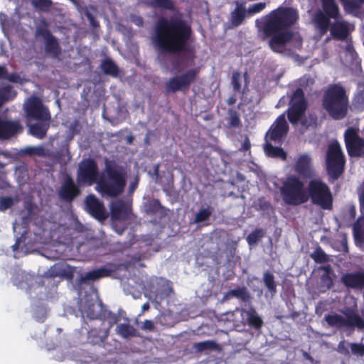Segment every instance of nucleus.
Here are the masks:
<instances>
[{
	"mask_svg": "<svg viewBox=\"0 0 364 364\" xmlns=\"http://www.w3.org/2000/svg\"><path fill=\"white\" fill-rule=\"evenodd\" d=\"M237 96H236V94L234 93L232 95H231L227 100L226 102L227 104L229 105V106H232V105H234L236 102H237Z\"/></svg>",
	"mask_w": 364,
	"mask_h": 364,
	"instance_id": "obj_60",
	"label": "nucleus"
},
{
	"mask_svg": "<svg viewBox=\"0 0 364 364\" xmlns=\"http://www.w3.org/2000/svg\"><path fill=\"white\" fill-rule=\"evenodd\" d=\"M231 297H235L244 302L249 301L251 298L248 290L244 286L229 290L224 296V299H228Z\"/></svg>",
	"mask_w": 364,
	"mask_h": 364,
	"instance_id": "obj_28",
	"label": "nucleus"
},
{
	"mask_svg": "<svg viewBox=\"0 0 364 364\" xmlns=\"http://www.w3.org/2000/svg\"><path fill=\"white\" fill-rule=\"evenodd\" d=\"M231 85L235 92L245 93L244 90L242 91V77L241 73L239 71H235L232 73Z\"/></svg>",
	"mask_w": 364,
	"mask_h": 364,
	"instance_id": "obj_43",
	"label": "nucleus"
},
{
	"mask_svg": "<svg viewBox=\"0 0 364 364\" xmlns=\"http://www.w3.org/2000/svg\"><path fill=\"white\" fill-rule=\"evenodd\" d=\"M326 171L333 179H338L343 173L346 157L341 146L337 141L331 142L327 149L326 156Z\"/></svg>",
	"mask_w": 364,
	"mask_h": 364,
	"instance_id": "obj_9",
	"label": "nucleus"
},
{
	"mask_svg": "<svg viewBox=\"0 0 364 364\" xmlns=\"http://www.w3.org/2000/svg\"><path fill=\"white\" fill-rule=\"evenodd\" d=\"M294 171L304 178H310L313 174L312 159L307 154L298 156L294 164Z\"/></svg>",
	"mask_w": 364,
	"mask_h": 364,
	"instance_id": "obj_22",
	"label": "nucleus"
},
{
	"mask_svg": "<svg viewBox=\"0 0 364 364\" xmlns=\"http://www.w3.org/2000/svg\"><path fill=\"white\" fill-rule=\"evenodd\" d=\"M142 328L149 331H153L154 329V322L151 320H145L143 323Z\"/></svg>",
	"mask_w": 364,
	"mask_h": 364,
	"instance_id": "obj_56",
	"label": "nucleus"
},
{
	"mask_svg": "<svg viewBox=\"0 0 364 364\" xmlns=\"http://www.w3.org/2000/svg\"><path fill=\"white\" fill-rule=\"evenodd\" d=\"M49 127L50 121H37L28 126V132L33 136L43 139L46 136Z\"/></svg>",
	"mask_w": 364,
	"mask_h": 364,
	"instance_id": "obj_25",
	"label": "nucleus"
},
{
	"mask_svg": "<svg viewBox=\"0 0 364 364\" xmlns=\"http://www.w3.org/2000/svg\"><path fill=\"white\" fill-rule=\"evenodd\" d=\"M349 100L345 88L340 84H331L325 91L322 106L334 120L344 119L348 111Z\"/></svg>",
	"mask_w": 364,
	"mask_h": 364,
	"instance_id": "obj_4",
	"label": "nucleus"
},
{
	"mask_svg": "<svg viewBox=\"0 0 364 364\" xmlns=\"http://www.w3.org/2000/svg\"><path fill=\"white\" fill-rule=\"evenodd\" d=\"M280 194L284 202L289 205H299L309 200L304 182L294 175L286 178L280 187Z\"/></svg>",
	"mask_w": 364,
	"mask_h": 364,
	"instance_id": "obj_5",
	"label": "nucleus"
},
{
	"mask_svg": "<svg viewBox=\"0 0 364 364\" xmlns=\"http://www.w3.org/2000/svg\"><path fill=\"white\" fill-rule=\"evenodd\" d=\"M87 211L100 221L105 220L107 214L105 205L95 195L90 194L85 198Z\"/></svg>",
	"mask_w": 364,
	"mask_h": 364,
	"instance_id": "obj_16",
	"label": "nucleus"
},
{
	"mask_svg": "<svg viewBox=\"0 0 364 364\" xmlns=\"http://www.w3.org/2000/svg\"><path fill=\"white\" fill-rule=\"evenodd\" d=\"M351 353L354 355L363 357L364 355V344L358 343H349Z\"/></svg>",
	"mask_w": 364,
	"mask_h": 364,
	"instance_id": "obj_46",
	"label": "nucleus"
},
{
	"mask_svg": "<svg viewBox=\"0 0 364 364\" xmlns=\"http://www.w3.org/2000/svg\"><path fill=\"white\" fill-rule=\"evenodd\" d=\"M81 193L80 187L75 183L73 178L68 175L58 191L59 198L66 203H72Z\"/></svg>",
	"mask_w": 364,
	"mask_h": 364,
	"instance_id": "obj_14",
	"label": "nucleus"
},
{
	"mask_svg": "<svg viewBox=\"0 0 364 364\" xmlns=\"http://www.w3.org/2000/svg\"><path fill=\"white\" fill-rule=\"evenodd\" d=\"M86 316L90 319H95L97 318V314L94 310V304L87 306V309L85 310Z\"/></svg>",
	"mask_w": 364,
	"mask_h": 364,
	"instance_id": "obj_54",
	"label": "nucleus"
},
{
	"mask_svg": "<svg viewBox=\"0 0 364 364\" xmlns=\"http://www.w3.org/2000/svg\"><path fill=\"white\" fill-rule=\"evenodd\" d=\"M299 18L298 11L293 7L279 6L268 14L255 21L261 40L269 39L268 46L277 53L299 35L291 29Z\"/></svg>",
	"mask_w": 364,
	"mask_h": 364,
	"instance_id": "obj_1",
	"label": "nucleus"
},
{
	"mask_svg": "<svg viewBox=\"0 0 364 364\" xmlns=\"http://www.w3.org/2000/svg\"><path fill=\"white\" fill-rule=\"evenodd\" d=\"M109 334V329L93 328L87 332V341L93 345H100L107 340Z\"/></svg>",
	"mask_w": 364,
	"mask_h": 364,
	"instance_id": "obj_24",
	"label": "nucleus"
},
{
	"mask_svg": "<svg viewBox=\"0 0 364 364\" xmlns=\"http://www.w3.org/2000/svg\"><path fill=\"white\" fill-rule=\"evenodd\" d=\"M109 265L112 267L103 266L86 272L82 277V281H95L100 278L110 277L112 274L117 269V268L115 264Z\"/></svg>",
	"mask_w": 364,
	"mask_h": 364,
	"instance_id": "obj_23",
	"label": "nucleus"
},
{
	"mask_svg": "<svg viewBox=\"0 0 364 364\" xmlns=\"http://www.w3.org/2000/svg\"><path fill=\"white\" fill-rule=\"evenodd\" d=\"M227 120L229 127L240 128L242 127L240 114L233 108L228 109Z\"/></svg>",
	"mask_w": 364,
	"mask_h": 364,
	"instance_id": "obj_35",
	"label": "nucleus"
},
{
	"mask_svg": "<svg viewBox=\"0 0 364 364\" xmlns=\"http://www.w3.org/2000/svg\"><path fill=\"white\" fill-rule=\"evenodd\" d=\"M27 153L29 154H40V151H42L41 148H28L27 149Z\"/></svg>",
	"mask_w": 364,
	"mask_h": 364,
	"instance_id": "obj_62",
	"label": "nucleus"
},
{
	"mask_svg": "<svg viewBox=\"0 0 364 364\" xmlns=\"http://www.w3.org/2000/svg\"><path fill=\"white\" fill-rule=\"evenodd\" d=\"M117 333L124 338H128L136 336V329L129 323H121L116 328Z\"/></svg>",
	"mask_w": 364,
	"mask_h": 364,
	"instance_id": "obj_36",
	"label": "nucleus"
},
{
	"mask_svg": "<svg viewBox=\"0 0 364 364\" xmlns=\"http://www.w3.org/2000/svg\"><path fill=\"white\" fill-rule=\"evenodd\" d=\"M146 4L153 8H159L172 12L177 11V8L173 0H149Z\"/></svg>",
	"mask_w": 364,
	"mask_h": 364,
	"instance_id": "obj_31",
	"label": "nucleus"
},
{
	"mask_svg": "<svg viewBox=\"0 0 364 364\" xmlns=\"http://www.w3.org/2000/svg\"><path fill=\"white\" fill-rule=\"evenodd\" d=\"M193 31L181 14L173 15L169 19L161 18L155 27L154 43L164 53H183V57L193 58L195 48L190 41Z\"/></svg>",
	"mask_w": 364,
	"mask_h": 364,
	"instance_id": "obj_3",
	"label": "nucleus"
},
{
	"mask_svg": "<svg viewBox=\"0 0 364 364\" xmlns=\"http://www.w3.org/2000/svg\"><path fill=\"white\" fill-rule=\"evenodd\" d=\"M126 168L114 161H106L102 175L99 176L97 162L90 158L83 159L77 171V182L81 186L97 183L102 195L115 198L123 193L127 185Z\"/></svg>",
	"mask_w": 364,
	"mask_h": 364,
	"instance_id": "obj_2",
	"label": "nucleus"
},
{
	"mask_svg": "<svg viewBox=\"0 0 364 364\" xmlns=\"http://www.w3.org/2000/svg\"><path fill=\"white\" fill-rule=\"evenodd\" d=\"M5 74L3 75V77H1V80H6L11 82H20L21 77L18 74L12 73H9L7 69L4 67Z\"/></svg>",
	"mask_w": 364,
	"mask_h": 364,
	"instance_id": "obj_48",
	"label": "nucleus"
},
{
	"mask_svg": "<svg viewBox=\"0 0 364 364\" xmlns=\"http://www.w3.org/2000/svg\"><path fill=\"white\" fill-rule=\"evenodd\" d=\"M351 106L353 110L356 112H361L364 110V89L355 93Z\"/></svg>",
	"mask_w": 364,
	"mask_h": 364,
	"instance_id": "obj_37",
	"label": "nucleus"
},
{
	"mask_svg": "<svg viewBox=\"0 0 364 364\" xmlns=\"http://www.w3.org/2000/svg\"><path fill=\"white\" fill-rule=\"evenodd\" d=\"M86 16L90 22V26L93 28H97L100 26V23L96 20L95 17L90 12L86 13Z\"/></svg>",
	"mask_w": 364,
	"mask_h": 364,
	"instance_id": "obj_55",
	"label": "nucleus"
},
{
	"mask_svg": "<svg viewBox=\"0 0 364 364\" xmlns=\"http://www.w3.org/2000/svg\"><path fill=\"white\" fill-rule=\"evenodd\" d=\"M110 213L113 220L126 221L132 215L131 205L123 200H117L111 203Z\"/></svg>",
	"mask_w": 364,
	"mask_h": 364,
	"instance_id": "obj_18",
	"label": "nucleus"
},
{
	"mask_svg": "<svg viewBox=\"0 0 364 364\" xmlns=\"http://www.w3.org/2000/svg\"><path fill=\"white\" fill-rule=\"evenodd\" d=\"M349 343H350L346 342L345 340L341 341L337 346L336 351L345 356H350V353L348 349V348H350Z\"/></svg>",
	"mask_w": 364,
	"mask_h": 364,
	"instance_id": "obj_47",
	"label": "nucleus"
},
{
	"mask_svg": "<svg viewBox=\"0 0 364 364\" xmlns=\"http://www.w3.org/2000/svg\"><path fill=\"white\" fill-rule=\"evenodd\" d=\"M264 236V231L262 228H256L247 237V242L249 245L257 244Z\"/></svg>",
	"mask_w": 364,
	"mask_h": 364,
	"instance_id": "obj_41",
	"label": "nucleus"
},
{
	"mask_svg": "<svg viewBox=\"0 0 364 364\" xmlns=\"http://www.w3.org/2000/svg\"><path fill=\"white\" fill-rule=\"evenodd\" d=\"M193 348L197 353H201L205 350H215L218 348V345L215 341L208 340L202 342L194 343Z\"/></svg>",
	"mask_w": 364,
	"mask_h": 364,
	"instance_id": "obj_34",
	"label": "nucleus"
},
{
	"mask_svg": "<svg viewBox=\"0 0 364 364\" xmlns=\"http://www.w3.org/2000/svg\"><path fill=\"white\" fill-rule=\"evenodd\" d=\"M235 7L230 13V18L229 21L230 28H237L245 21V19L249 18L247 8L246 1H235Z\"/></svg>",
	"mask_w": 364,
	"mask_h": 364,
	"instance_id": "obj_19",
	"label": "nucleus"
},
{
	"mask_svg": "<svg viewBox=\"0 0 364 364\" xmlns=\"http://www.w3.org/2000/svg\"><path fill=\"white\" fill-rule=\"evenodd\" d=\"M212 214L210 208L200 209L195 216L196 223H202L207 220Z\"/></svg>",
	"mask_w": 364,
	"mask_h": 364,
	"instance_id": "obj_45",
	"label": "nucleus"
},
{
	"mask_svg": "<svg viewBox=\"0 0 364 364\" xmlns=\"http://www.w3.org/2000/svg\"><path fill=\"white\" fill-rule=\"evenodd\" d=\"M348 213L350 218V219L353 220L356 215V209L355 205H350L348 206Z\"/></svg>",
	"mask_w": 364,
	"mask_h": 364,
	"instance_id": "obj_58",
	"label": "nucleus"
},
{
	"mask_svg": "<svg viewBox=\"0 0 364 364\" xmlns=\"http://www.w3.org/2000/svg\"><path fill=\"white\" fill-rule=\"evenodd\" d=\"M304 95L301 88H296L293 92L290 106L287 111V118L292 124H297L305 114L307 105Z\"/></svg>",
	"mask_w": 364,
	"mask_h": 364,
	"instance_id": "obj_10",
	"label": "nucleus"
},
{
	"mask_svg": "<svg viewBox=\"0 0 364 364\" xmlns=\"http://www.w3.org/2000/svg\"><path fill=\"white\" fill-rule=\"evenodd\" d=\"M289 131V126L285 119L284 114L277 117L274 123L271 125L267 136L271 141L279 142L285 136Z\"/></svg>",
	"mask_w": 364,
	"mask_h": 364,
	"instance_id": "obj_15",
	"label": "nucleus"
},
{
	"mask_svg": "<svg viewBox=\"0 0 364 364\" xmlns=\"http://www.w3.org/2000/svg\"><path fill=\"white\" fill-rule=\"evenodd\" d=\"M17 92L11 85L0 86V108L6 102L13 100Z\"/></svg>",
	"mask_w": 364,
	"mask_h": 364,
	"instance_id": "obj_29",
	"label": "nucleus"
},
{
	"mask_svg": "<svg viewBox=\"0 0 364 364\" xmlns=\"http://www.w3.org/2000/svg\"><path fill=\"white\" fill-rule=\"evenodd\" d=\"M318 270L324 271L323 274H331L333 273V269H332V268H331L330 264H326V265H324V266H320V267H318Z\"/></svg>",
	"mask_w": 364,
	"mask_h": 364,
	"instance_id": "obj_59",
	"label": "nucleus"
},
{
	"mask_svg": "<svg viewBox=\"0 0 364 364\" xmlns=\"http://www.w3.org/2000/svg\"><path fill=\"white\" fill-rule=\"evenodd\" d=\"M344 315L336 313L326 314L324 320L330 327L342 329L344 328L353 331L355 328L360 330L364 329V319L359 315L358 312L353 309H348L343 311Z\"/></svg>",
	"mask_w": 364,
	"mask_h": 364,
	"instance_id": "obj_8",
	"label": "nucleus"
},
{
	"mask_svg": "<svg viewBox=\"0 0 364 364\" xmlns=\"http://www.w3.org/2000/svg\"><path fill=\"white\" fill-rule=\"evenodd\" d=\"M48 274L49 277H55L57 276H60L62 274L60 272L55 271V266L50 267V269L48 270Z\"/></svg>",
	"mask_w": 364,
	"mask_h": 364,
	"instance_id": "obj_61",
	"label": "nucleus"
},
{
	"mask_svg": "<svg viewBox=\"0 0 364 364\" xmlns=\"http://www.w3.org/2000/svg\"><path fill=\"white\" fill-rule=\"evenodd\" d=\"M267 6V4L265 2H258L249 6L247 9V12L249 18L257 14L261 13Z\"/></svg>",
	"mask_w": 364,
	"mask_h": 364,
	"instance_id": "obj_44",
	"label": "nucleus"
},
{
	"mask_svg": "<svg viewBox=\"0 0 364 364\" xmlns=\"http://www.w3.org/2000/svg\"><path fill=\"white\" fill-rule=\"evenodd\" d=\"M133 22L137 25L138 26H141L143 25V18L141 16L136 17L135 19L133 20Z\"/></svg>",
	"mask_w": 364,
	"mask_h": 364,
	"instance_id": "obj_64",
	"label": "nucleus"
},
{
	"mask_svg": "<svg viewBox=\"0 0 364 364\" xmlns=\"http://www.w3.org/2000/svg\"><path fill=\"white\" fill-rule=\"evenodd\" d=\"M307 196L313 204L323 210L333 209V196L329 186L321 178H314L309 181Z\"/></svg>",
	"mask_w": 364,
	"mask_h": 364,
	"instance_id": "obj_7",
	"label": "nucleus"
},
{
	"mask_svg": "<svg viewBox=\"0 0 364 364\" xmlns=\"http://www.w3.org/2000/svg\"><path fill=\"white\" fill-rule=\"evenodd\" d=\"M36 35L37 36H42L44 41H46L47 38L53 36L48 29L42 27L37 28Z\"/></svg>",
	"mask_w": 364,
	"mask_h": 364,
	"instance_id": "obj_52",
	"label": "nucleus"
},
{
	"mask_svg": "<svg viewBox=\"0 0 364 364\" xmlns=\"http://www.w3.org/2000/svg\"><path fill=\"white\" fill-rule=\"evenodd\" d=\"M14 205V200L11 197L0 198V210H6Z\"/></svg>",
	"mask_w": 364,
	"mask_h": 364,
	"instance_id": "obj_49",
	"label": "nucleus"
},
{
	"mask_svg": "<svg viewBox=\"0 0 364 364\" xmlns=\"http://www.w3.org/2000/svg\"><path fill=\"white\" fill-rule=\"evenodd\" d=\"M344 142L350 157L364 158V138L359 136L358 129L348 127L344 132Z\"/></svg>",
	"mask_w": 364,
	"mask_h": 364,
	"instance_id": "obj_11",
	"label": "nucleus"
},
{
	"mask_svg": "<svg viewBox=\"0 0 364 364\" xmlns=\"http://www.w3.org/2000/svg\"><path fill=\"white\" fill-rule=\"evenodd\" d=\"M45 51L53 58H58L61 53L60 46L53 35L45 41Z\"/></svg>",
	"mask_w": 364,
	"mask_h": 364,
	"instance_id": "obj_27",
	"label": "nucleus"
},
{
	"mask_svg": "<svg viewBox=\"0 0 364 364\" xmlns=\"http://www.w3.org/2000/svg\"><path fill=\"white\" fill-rule=\"evenodd\" d=\"M26 112L28 119L36 121H50L51 118L48 109L36 97L28 103Z\"/></svg>",
	"mask_w": 364,
	"mask_h": 364,
	"instance_id": "obj_13",
	"label": "nucleus"
},
{
	"mask_svg": "<svg viewBox=\"0 0 364 364\" xmlns=\"http://www.w3.org/2000/svg\"><path fill=\"white\" fill-rule=\"evenodd\" d=\"M107 320L109 326L106 329L110 330V328L116 324L119 321V317L114 313L109 311L107 313Z\"/></svg>",
	"mask_w": 364,
	"mask_h": 364,
	"instance_id": "obj_53",
	"label": "nucleus"
},
{
	"mask_svg": "<svg viewBox=\"0 0 364 364\" xmlns=\"http://www.w3.org/2000/svg\"><path fill=\"white\" fill-rule=\"evenodd\" d=\"M359 203L360 206L364 207V188L359 193Z\"/></svg>",
	"mask_w": 364,
	"mask_h": 364,
	"instance_id": "obj_63",
	"label": "nucleus"
},
{
	"mask_svg": "<svg viewBox=\"0 0 364 364\" xmlns=\"http://www.w3.org/2000/svg\"><path fill=\"white\" fill-rule=\"evenodd\" d=\"M198 74V70L193 68L181 75L170 78L166 83V91L175 93L178 91L187 90L191 85L196 81Z\"/></svg>",
	"mask_w": 364,
	"mask_h": 364,
	"instance_id": "obj_12",
	"label": "nucleus"
},
{
	"mask_svg": "<svg viewBox=\"0 0 364 364\" xmlns=\"http://www.w3.org/2000/svg\"><path fill=\"white\" fill-rule=\"evenodd\" d=\"M263 282L268 291L272 296L277 294V283L274 279V276L271 272L267 271L263 274Z\"/></svg>",
	"mask_w": 364,
	"mask_h": 364,
	"instance_id": "obj_33",
	"label": "nucleus"
},
{
	"mask_svg": "<svg viewBox=\"0 0 364 364\" xmlns=\"http://www.w3.org/2000/svg\"><path fill=\"white\" fill-rule=\"evenodd\" d=\"M311 258L317 264L326 263L329 261V257L322 250L320 246H318L314 251L310 255Z\"/></svg>",
	"mask_w": 364,
	"mask_h": 364,
	"instance_id": "obj_39",
	"label": "nucleus"
},
{
	"mask_svg": "<svg viewBox=\"0 0 364 364\" xmlns=\"http://www.w3.org/2000/svg\"><path fill=\"white\" fill-rule=\"evenodd\" d=\"M321 282L322 284L326 287L328 289H331L333 285V282L331 274H323L321 276Z\"/></svg>",
	"mask_w": 364,
	"mask_h": 364,
	"instance_id": "obj_51",
	"label": "nucleus"
},
{
	"mask_svg": "<svg viewBox=\"0 0 364 364\" xmlns=\"http://www.w3.org/2000/svg\"><path fill=\"white\" fill-rule=\"evenodd\" d=\"M251 148V144L249 138L246 136L242 144L240 151H249Z\"/></svg>",
	"mask_w": 364,
	"mask_h": 364,
	"instance_id": "obj_57",
	"label": "nucleus"
},
{
	"mask_svg": "<svg viewBox=\"0 0 364 364\" xmlns=\"http://www.w3.org/2000/svg\"><path fill=\"white\" fill-rule=\"evenodd\" d=\"M353 233L355 239L364 241V217H360L353 225Z\"/></svg>",
	"mask_w": 364,
	"mask_h": 364,
	"instance_id": "obj_40",
	"label": "nucleus"
},
{
	"mask_svg": "<svg viewBox=\"0 0 364 364\" xmlns=\"http://www.w3.org/2000/svg\"><path fill=\"white\" fill-rule=\"evenodd\" d=\"M31 4L38 11L48 12L53 3L51 0H31Z\"/></svg>",
	"mask_w": 364,
	"mask_h": 364,
	"instance_id": "obj_42",
	"label": "nucleus"
},
{
	"mask_svg": "<svg viewBox=\"0 0 364 364\" xmlns=\"http://www.w3.org/2000/svg\"><path fill=\"white\" fill-rule=\"evenodd\" d=\"M100 68L105 75L117 77L119 74V68L111 58L103 60Z\"/></svg>",
	"mask_w": 364,
	"mask_h": 364,
	"instance_id": "obj_30",
	"label": "nucleus"
},
{
	"mask_svg": "<svg viewBox=\"0 0 364 364\" xmlns=\"http://www.w3.org/2000/svg\"><path fill=\"white\" fill-rule=\"evenodd\" d=\"M246 314V323L250 327L256 331H259L264 325V321L262 317L258 314L255 309H250L245 311Z\"/></svg>",
	"mask_w": 364,
	"mask_h": 364,
	"instance_id": "obj_26",
	"label": "nucleus"
},
{
	"mask_svg": "<svg viewBox=\"0 0 364 364\" xmlns=\"http://www.w3.org/2000/svg\"><path fill=\"white\" fill-rule=\"evenodd\" d=\"M23 132V127L17 120L0 119V139H9Z\"/></svg>",
	"mask_w": 364,
	"mask_h": 364,
	"instance_id": "obj_21",
	"label": "nucleus"
},
{
	"mask_svg": "<svg viewBox=\"0 0 364 364\" xmlns=\"http://www.w3.org/2000/svg\"><path fill=\"white\" fill-rule=\"evenodd\" d=\"M341 282L347 289L362 290L364 289V270L345 273Z\"/></svg>",
	"mask_w": 364,
	"mask_h": 364,
	"instance_id": "obj_20",
	"label": "nucleus"
},
{
	"mask_svg": "<svg viewBox=\"0 0 364 364\" xmlns=\"http://www.w3.org/2000/svg\"><path fill=\"white\" fill-rule=\"evenodd\" d=\"M328 31L333 39L340 41H346L351 32L349 22L340 18L329 22Z\"/></svg>",
	"mask_w": 364,
	"mask_h": 364,
	"instance_id": "obj_17",
	"label": "nucleus"
},
{
	"mask_svg": "<svg viewBox=\"0 0 364 364\" xmlns=\"http://www.w3.org/2000/svg\"><path fill=\"white\" fill-rule=\"evenodd\" d=\"M321 9L314 14L312 21L321 36L328 31L329 22L331 19L341 18L339 6L336 0H320Z\"/></svg>",
	"mask_w": 364,
	"mask_h": 364,
	"instance_id": "obj_6",
	"label": "nucleus"
},
{
	"mask_svg": "<svg viewBox=\"0 0 364 364\" xmlns=\"http://www.w3.org/2000/svg\"><path fill=\"white\" fill-rule=\"evenodd\" d=\"M161 208L162 206L159 200L156 199L149 203L147 205V211L151 213H156L161 209Z\"/></svg>",
	"mask_w": 364,
	"mask_h": 364,
	"instance_id": "obj_50",
	"label": "nucleus"
},
{
	"mask_svg": "<svg viewBox=\"0 0 364 364\" xmlns=\"http://www.w3.org/2000/svg\"><path fill=\"white\" fill-rule=\"evenodd\" d=\"M345 9L351 14L357 13L364 4V0H340Z\"/></svg>",
	"mask_w": 364,
	"mask_h": 364,
	"instance_id": "obj_38",
	"label": "nucleus"
},
{
	"mask_svg": "<svg viewBox=\"0 0 364 364\" xmlns=\"http://www.w3.org/2000/svg\"><path fill=\"white\" fill-rule=\"evenodd\" d=\"M267 155L272 158H279L283 161H286L287 154L283 148L274 146L271 144H267L264 147Z\"/></svg>",
	"mask_w": 364,
	"mask_h": 364,
	"instance_id": "obj_32",
	"label": "nucleus"
}]
</instances>
